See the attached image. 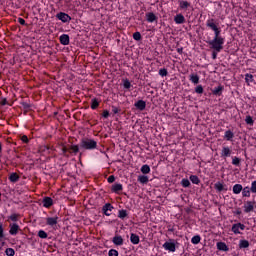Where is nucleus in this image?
<instances>
[{
	"mask_svg": "<svg viewBox=\"0 0 256 256\" xmlns=\"http://www.w3.org/2000/svg\"><path fill=\"white\" fill-rule=\"evenodd\" d=\"M206 27L214 32V38L206 41V43L210 45L211 49H214L217 53H221L223 51V45H225V38L221 36V28H219V25L216 24L213 18L206 21Z\"/></svg>",
	"mask_w": 256,
	"mask_h": 256,
	"instance_id": "obj_1",
	"label": "nucleus"
},
{
	"mask_svg": "<svg viewBox=\"0 0 256 256\" xmlns=\"http://www.w3.org/2000/svg\"><path fill=\"white\" fill-rule=\"evenodd\" d=\"M79 147L86 151H93V149H97V141L91 138H82Z\"/></svg>",
	"mask_w": 256,
	"mask_h": 256,
	"instance_id": "obj_2",
	"label": "nucleus"
},
{
	"mask_svg": "<svg viewBox=\"0 0 256 256\" xmlns=\"http://www.w3.org/2000/svg\"><path fill=\"white\" fill-rule=\"evenodd\" d=\"M231 231L233 232L234 235H241V231H245V224H242V223L233 224Z\"/></svg>",
	"mask_w": 256,
	"mask_h": 256,
	"instance_id": "obj_3",
	"label": "nucleus"
},
{
	"mask_svg": "<svg viewBox=\"0 0 256 256\" xmlns=\"http://www.w3.org/2000/svg\"><path fill=\"white\" fill-rule=\"evenodd\" d=\"M56 17L59 19V21H62V23H69V21H71V16L65 12H59L56 14Z\"/></svg>",
	"mask_w": 256,
	"mask_h": 256,
	"instance_id": "obj_4",
	"label": "nucleus"
},
{
	"mask_svg": "<svg viewBox=\"0 0 256 256\" xmlns=\"http://www.w3.org/2000/svg\"><path fill=\"white\" fill-rule=\"evenodd\" d=\"M255 209V201H247L244 204V213H251Z\"/></svg>",
	"mask_w": 256,
	"mask_h": 256,
	"instance_id": "obj_5",
	"label": "nucleus"
},
{
	"mask_svg": "<svg viewBox=\"0 0 256 256\" xmlns=\"http://www.w3.org/2000/svg\"><path fill=\"white\" fill-rule=\"evenodd\" d=\"M163 248L165 251H170L171 253H175V251H177V247L175 246L174 242H165L163 244Z\"/></svg>",
	"mask_w": 256,
	"mask_h": 256,
	"instance_id": "obj_6",
	"label": "nucleus"
},
{
	"mask_svg": "<svg viewBox=\"0 0 256 256\" xmlns=\"http://www.w3.org/2000/svg\"><path fill=\"white\" fill-rule=\"evenodd\" d=\"M59 223V218L57 216L46 218V225L49 227H55Z\"/></svg>",
	"mask_w": 256,
	"mask_h": 256,
	"instance_id": "obj_7",
	"label": "nucleus"
},
{
	"mask_svg": "<svg viewBox=\"0 0 256 256\" xmlns=\"http://www.w3.org/2000/svg\"><path fill=\"white\" fill-rule=\"evenodd\" d=\"M114 207L113 205H111V203H106L103 207H102V212L104 213V215H106V217L111 216V213H109V211H113Z\"/></svg>",
	"mask_w": 256,
	"mask_h": 256,
	"instance_id": "obj_8",
	"label": "nucleus"
},
{
	"mask_svg": "<svg viewBox=\"0 0 256 256\" xmlns=\"http://www.w3.org/2000/svg\"><path fill=\"white\" fill-rule=\"evenodd\" d=\"M134 107H136V109H138L139 111H145V108L147 107V102H145L144 100H138L137 102H135Z\"/></svg>",
	"mask_w": 256,
	"mask_h": 256,
	"instance_id": "obj_9",
	"label": "nucleus"
},
{
	"mask_svg": "<svg viewBox=\"0 0 256 256\" xmlns=\"http://www.w3.org/2000/svg\"><path fill=\"white\" fill-rule=\"evenodd\" d=\"M9 227H10L9 233L11 235H17V233H19L20 231L19 224L17 223H12L9 225Z\"/></svg>",
	"mask_w": 256,
	"mask_h": 256,
	"instance_id": "obj_10",
	"label": "nucleus"
},
{
	"mask_svg": "<svg viewBox=\"0 0 256 256\" xmlns=\"http://www.w3.org/2000/svg\"><path fill=\"white\" fill-rule=\"evenodd\" d=\"M112 243L118 247H121V245L124 243L123 237L121 235H115L112 239Z\"/></svg>",
	"mask_w": 256,
	"mask_h": 256,
	"instance_id": "obj_11",
	"label": "nucleus"
},
{
	"mask_svg": "<svg viewBox=\"0 0 256 256\" xmlns=\"http://www.w3.org/2000/svg\"><path fill=\"white\" fill-rule=\"evenodd\" d=\"M43 207L46 209H49V207H52L53 205V198L51 197H44L42 200Z\"/></svg>",
	"mask_w": 256,
	"mask_h": 256,
	"instance_id": "obj_12",
	"label": "nucleus"
},
{
	"mask_svg": "<svg viewBox=\"0 0 256 256\" xmlns=\"http://www.w3.org/2000/svg\"><path fill=\"white\" fill-rule=\"evenodd\" d=\"M146 21L148 23H155L157 21V16L153 12L146 13Z\"/></svg>",
	"mask_w": 256,
	"mask_h": 256,
	"instance_id": "obj_13",
	"label": "nucleus"
},
{
	"mask_svg": "<svg viewBox=\"0 0 256 256\" xmlns=\"http://www.w3.org/2000/svg\"><path fill=\"white\" fill-rule=\"evenodd\" d=\"M214 189H216L218 191V193L227 191V187L223 184V182H216L214 184Z\"/></svg>",
	"mask_w": 256,
	"mask_h": 256,
	"instance_id": "obj_14",
	"label": "nucleus"
},
{
	"mask_svg": "<svg viewBox=\"0 0 256 256\" xmlns=\"http://www.w3.org/2000/svg\"><path fill=\"white\" fill-rule=\"evenodd\" d=\"M174 22L176 25H183V23H185V16H183V14H177L174 17Z\"/></svg>",
	"mask_w": 256,
	"mask_h": 256,
	"instance_id": "obj_15",
	"label": "nucleus"
},
{
	"mask_svg": "<svg viewBox=\"0 0 256 256\" xmlns=\"http://www.w3.org/2000/svg\"><path fill=\"white\" fill-rule=\"evenodd\" d=\"M59 41H60L61 45H69L70 38H69V36L67 34H62L59 37Z\"/></svg>",
	"mask_w": 256,
	"mask_h": 256,
	"instance_id": "obj_16",
	"label": "nucleus"
},
{
	"mask_svg": "<svg viewBox=\"0 0 256 256\" xmlns=\"http://www.w3.org/2000/svg\"><path fill=\"white\" fill-rule=\"evenodd\" d=\"M111 191L112 193H116L117 195H119V192L123 191V184L116 183L112 185Z\"/></svg>",
	"mask_w": 256,
	"mask_h": 256,
	"instance_id": "obj_17",
	"label": "nucleus"
},
{
	"mask_svg": "<svg viewBox=\"0 0 256 256\" xmlns=\"http://www.w3.org/2000/svg\"><path fill=\"white\" fill-rule=\"evenodd\" d=\"M221 157H231V148L224 146L221 151Z\"/></svg>",
	"mask_w": 256,
	"mask_h": 256,
	"instance_id": "obj_18",
	"label": "nucleus"
},
{
	"mask_svg": "<svg viewBox=\"0 0 256 256\" xmlns=\"http://www.w3.org/2000/svg\"><path fill=\"white\" fill-rule=\"evenodd\" d=\"M68 153L70 155H77L79 153V145H69Z\"/></svg>",
	"mask_w": 256,
	"mask_h": 256,
	"instance_id": "obj_19",
	"label": "nucleus"
},
{
	"mask_svg": "<svg viewBox=\"0 0 256 256\" xmlns=\"http://www.w3.org/2000/svg\"><path fill=\"white\" fill-rule=\"evenodd\" d=\"M216 247L218 251H229V247L225 242H218Z\"/></svg>",
	"mask_w": 256,
	"mask_h": 256,
	"instance_id": "obj_20",
	"label": "nucleus"
},
{
	"mask_svg": "<svg viewBox=\"0 0 256 256\" xmlns=\"http://www.w3.org/2000/svg\"><path fill=\"white\" fill-rule=\"evenodd\" d=\"M130 241L133 245H139V242H140V238H139V235L135 234V233H132L130 235Z\"/></svg>",
	"mask_w": 256,
	"mask_h": 256,
	"instance_id": "obj_21",
	"label": "nucleus"
},
{
	"mask_svg": "<svg viewBox=\"0 0 256 256\" xmlns=\"http://www.w3.org/2000/svg\"><path fill=\"white\" fill-rule=\"evenodd\" d=\"M234 195H239L243 191V185L241 184H235L232 189Z\"/></svg>",
	"mask_w": 256,
	"mask_h": 256,
	"instance_id": "obj_22",
	"label": "nucleus"
},
{
	"mask_svg": "<svg viewBox=\"0 0 256 256\" xmlns=\"http://www.w3.org/2000/svg\"><path fill=\"white\" fill-rule=\"evenodd\" d=\"M128 216H129V214L127 213V210L121 209V210L118 211V218L119 219L124 220V219H127Z\"/></svg>",
	"mask_w": 256,
	"mask_h": 256,
	"instance_id": "obj_23",
	"label": "nucleus"
},
{
	"mask_svg": "<svg viewBox=\"0 0 256 256\" xmlns=\"http://www.w3.org/2000/svg\"><path fill=\"white\" fill-rule=\"evenodd\" d=\"M249 245L250 244H249L248 240L243 239V240L239 241L238 247H239V249H248Z\"/></svg>",
	"mask_w": 256,
	"mask_h": 256,
	"instance_id": "obj_24",
	"label": "nucleus"
},
{
	"mask_svg": "<svg viewBox=\"0 0 256 256\" xmlns=\"http://www.w3.org/2000/svg\"><path fill=\"white\" fill-rule=\"evenodd\" d=\"M213 95L221 96L223 93V86L219 85L212 90Z\"/></svg>",
	"mask_w": 256,
	"mask_h": 256,
	"instance_id": "obj_25",
	"label": "nucleus"
},
{
	"mask_svg": "<svg viewBox=\"0 0 256 256\" xmlns=\"http://www.w3.org/2000/svg\"><path fill=\"white\" fill-rule=\"evenodd\" d=\"M233 137H235V134L231 130H227L224 134V139H226V141H231Z\"/></svg>",
	"mask_w": 256,
	"mask_h": 256,
	"instance_id": "obj_26",
	"label": "nucleus"
},
{
	"mask_svg": "<svg viewBox=\"0 0 256 256\" xmlns=\"http://www.w3.org/2000/svg\"><path fill=\"white\" fill-rule=\"evenodd\" d=\"M139 183H142V185H147L149 183V177L145 175L138 176Z\"/></svg>",
	"mask_w": 256,
	"mask_h": 256,
	"instance_id": "obj_27",
	"label": "nucleus"
},
{
	"mask_svg": "<svg viewBox=\"0 0 256 256\" xmlns=\"http://www.w3.org/2000/svg\"><path fill=\"white\" fill-rule=\"evenodd\" d=\"M242 197H251V188L249 186L242 188Z\"/></svg>",
	"mask_w": 256,
	"mask_h": 256,
	"instance_id": "obj_28",
	"label": "nucleus"
},
{
	"mask_svg": "<svg viewBox=\"0 0 256 256\" xmlns=\"http://www.w3.org/2000/svg\"><path fill=\"white\" fill-rule=\"evenodd\" d=\"M141 173H143L144 175H147L149 173H151V167H149V165L144 164L141 169H140Z\"/></svg>",
	"mask_w": 256,
	"mask_h": 256,
	"instance_id": "obj_29",
	"label": "nucleus"
},
{
	"mask_svg": "<svg viewBox=\"0 0 256 256\" xmlns=\"http://www.w3.org/2000/svg\"><path fill=\"white\" fill-rule=\"evenodd\" d=\"M9 181H11V183H17V181H19V174L17 173L10 174Z\"/></svg>",
	"mask_w": 256,
	"mask_h": 256,
	"instance_id": "obj_30",
	"label": "nucleus"
},
{
	"mask_svg": "<svg viewBox=\"0 0 256 256\" xmlns=\"http://www.w3.org/2000/svg\"><path fill=\"white\" fill-rule=\"evenodd\" d=\"M190 181L194 185H199V183H201V180L199 179V176H197V175H191L190 176Z\"/></svg>",
	"mask_w": 256,
	"mask_h": 256,
	"instance_id": "obj_31",
	"label": "nucleus"
},
{
	"mask_svg": "<svg viewBox=\"0 0 256 256\" xmlns=\"http://www.w3.org/2000/svg\"><path fill=\"white\" fill-rule=\"evenodd\" d=\"M190 81H191V83H194V85H197L199 83V75L191 74Z\"/></svg>",
	"mask_w": 256,
	"mask_h": 256,
	"instance_id": "obj_32",
	"label": "nucleus"
},
{
	"mask_svg": "<svg viewBox=\"0 0 256 256\" xmlns=\"http://www.w3.org/2000/svg\"><path fill=\"white\" fill-rule=\"evenodd\" d=\"M180 9H188V7H191V3L187 1H180L179 2Z\"/></svg>",
	"mask_w": 256,
	"mask_h": 256,
	"instance_id": "obj_33",
	"label": "nucleus"
},
{
	"mask_svg": "<svg viewBox=\"0 0 256 256\" xmlns=\"http://www.w3.org/2000/svg\"><path fill=\"white\" fill-rule=\"evenodd\" d=\"M191 243H193V245H199V243H201V236L195 235L192 237Z\"/></svg>",
	"mask_w": 256,
	"mask_h": 256,
	"instance_id": "obj_34",
	"label": "nucleus"
},
{
	"mask_svg": "<svg viewBox=\"0 0 256 256\" xmlns=\"http://www.w3.org/2000/svg\"><path fill=\"white\" fill-rule=\"evenodd\" d=\"M99 107V100L97 98H93L91 100V109L95 110Z\"/></svg>",
	"mask_w": 256,
	"mask_h": 256,
	"instance_id": "obj_35",
	"label": "nucleus"
},
{
	"mask_svg": "<svg viewBox=\"0 0 256 256\" xmlns=\"http://www.w3.org/2000/svg\"><path fill=\"white\" fill-rule=\"evenodd\" d=\"M181 185H182V187H184V188L191 187V182L189 181V179L183 178V179L181 180Z\"/></svg>",
	"mask_w": 256,
	"mask_h": 256,
	"instance_id": "obj_36",
	"label": "nucleus"
},
{
	"mask_svg": "<svg viewBox=\"0 0 256 256\" xmlns=\"http://www.w3.org/2000/svg\"><path fill=\"white\" fill-rule=\"evenodd\" d=\"M245 81L246 83H253V81H255V78L252 74L247 73L245 74Z\"/></svg>",
	"mask_w": 256,
	"mask_h": 256,
	"instance_id": "obj_37",
	"label": "nucleus"
},
{
	"mask_svg": "<svg viewBox=\"0 0 256 256\" xmlns=\"http://www.w3.org/2000/svg\"><path fill=\"white\" fill-rule=\"evenodd\" d=\"M69 145L66 146V145H62V155L64 157H69Z\"/></svg>",
	"mask_w": 256,
	"mask_h": 256,
	"instance_id": "obj_38",
	"label": "nucleus"
},
{
	"mask_svg": "<svg viewBox=\"0 0 256 256\" xmlns=\"http://www.w3.org/2000/svg\"><path fill=\"white\" fill-rule=\"evenodd\" d=\"M232 165H235V167H239L241 165V159L237 156L232 158Z\"/></svg>",
	"mask_w": 256,
	"mask_h": 256,
	"instance_id": "obj_39",
	"label": "nucleus"
},
{
	"mask_svg": "<svg viewBox=\"0 0 256 256\" xmlns=\"http://www.w3.org/2000/svg\"><path fill=\"white\" fill-rule=\"evenodd\" d=\"M19 217H21V215L14 213L9 216V219L10 221H13L15 223L19 221Z\"/></svg>",
	"mask_w": 256,
	"mask_h": 256,
	"instance_id": "obj_40",
	"label": "nucleus"
},
{
	"mask_svg": "<svg viewBox=\"0 0 256 256\" xmlns=\"http://www.w3.org/2000/svg\"><path fill=\"white\" fill-rule=\"evenodd\" d=\"M158 73H159L160 77H167V75H169L167 68H161Z\"/></svg>",
	"mask_w": 256,
	"mask_h": 256,
	"instance_id": "obj_41",
	"label": "nucleus"
},
{
	"mask_svg": "<svg viewBox=\"0 0 256 256\" xmlns=\"http://www.w3.org/2000/svg\"><path fill=\"white\" fill-rule=\"evenodd\" d=\"M245 123H246L247 125L253 126V124L255 123V121H253V117H251L250 115H248V116H246V118H245Z\"/></svg>",
	"mask_w": 256,
	"mask_h": 256,
	"instance_id": "obj_42",
	"label": "nucleus"
},
{
	"mask_svg": "<svg viewBox=\"0 0 256 256\" xmlns=\"http://www.w3.org/2000/svg\"><path fill=\"white\" fill-rule=\"evenodd\" d=\"M38 237H40V239H47L48 234H47V232H45L44 230H40V231L38 232Z\"/></svg>",
	"mask_w": 256,
	"mask_h": 256,
	"instance_id": "obj_43",
	"label": "nucleus"
},
{
	"mask_svg": "<svg viewBox=\"0 0 256 256\" xmlns=\"http://www.w3.org/2000/svg\"><path fill=\"white\" fill-rule=\"evenodd\" d=\"M5 253H6L7 256H15V249H13V248H7V249L5 250Z\"/></svg>",
	"mask_w": 256,
	"mask_h": 256,
	"instance_id": "obj_44",
	"label": "nucleus"
},
{
	"mask_svg": "<svg viewBox=\"0 0 256 256\" xmlns=\"http://www.w3.org/2000/svg\"><path fill=\"white\" fill-rule=\"evenodd\" d=\"M195 93H198V95H203V86L202 85L196 86Z\"/></svg>",
	"mask_w": 256,
	"mask_h": 256,
	"instance_id": "obj_45",
	"label": "nucleus"
},
{
	"mask_svg": "<svg viewBox=\"0 0 256 256\" xmlns=\"http://www.w3.org/2000/svg\"><path fill=\"white\" fill-rule=\"evenodd\" d=\"M108 256H119V251L116 249H110L108 252Z\"/></svg>",
	"mask_w": 256,
	"mask_h": 256,
	"instance_id": "obj_46",
	"label": "nucleus"
},
{
	"mask_svg": "<svg viewBox=\"0 0 256 256\" xmlns=\"http://www.w3.org/2000/svg\"><path fill=\"white\" fill-rule=\"evenodd\" d=\"M134 41H141V32H135L133 34Z\"/></svg>",
	"mask_w": 256,
	"mask_h": 256,
	"instance_id": "obj_47",
	"label": "nucleus"
},
{
	"mask_svg": "<svg viewBox=\"0 0 256 256\" xmlns=\"http://www.w3.org/2000/svg\"><path fill=\"white\" fill-rule=\"evenodd\" d=\"M123 87L124 89H131V82L129 79L124 80Z\"/></svg>",
	"mask_w": 256,
	"mask_h": 256,
	"instance_id": "obj_48",
	"label": "nucleus"
},
{
	"mask_svg": "<svg viewBox=\"0 0 256 256\" xmlns=\"http://www.w3.org/2000/svg\"><path fill=\"white\" fill-rule=\"evenodd\" d=\"M120 109L117 106H112V112L114 113V115H117V113H120Z\"/></svg>",
	"mask_w": 256,
	"mask_h": 256,
	"instance_id": "obj_49",
	"label": "nucleus"
},
{
	"mask_svg": "<svg viewBox=\"0 0 256 256\" xmlns=\"http://www.w3.org/2000/svg\"><path fill=\"white\" fill-rule=\"evenodd\" d=\"M4 229H3V224L0 223V239H3V237H5V234L3 233Z\"/></svg>",
	"mask_w": 256,
	"mask_h": 256,
	"instance_id": "obj_50",
	"label": "nucleus"
},
{
	"mask_svg": "<svg viewBox=\"0 0 256 256\" xmlns=\"http://www.w3.org/2000/svg\"><path fill=\"white\" fill-rule=\"evenodd\" d=\"M21 141H22V143H29V138L27 137V135H23L21 137Z\"/></svg>",
	"mask_w": 256,
	"mask_h": 256,
	"instance_id": "obj_51",
	"label": "nucleus"
},
{
	"mask_svg": "<svg viewBox=\"0 0 256 256\" xmlns=\"http://www.w3.org/2000/svg\"><path fill=\"white\" fill-rule=\"evenodd\" d=\"M108 183H115V176L111 175L107 179Z\"/></svg>",
	"mask_w": 256,
	"mask_h": 256,
	"instance_id": "obj_52",
	"label": "nucleus"
},
{
	"mask_svg": "<svg viewBox=\"0 0 256 256\" xmlns=\"http://www.w3.org/2000/svg\"><path fill=\"white\" fill-rule=\"evenodd\" d=\"M102 116L104 117V119H107L109 117L108 110H104L103 113H102Z\"/></svg>",
	"mask_w": 256,
	"mask_h": 256,
	"instance_id": "obj_53",
	"label": "nucleus"
},
{
	"mask_svg": "<svg viewBox=\"0 0 256 256\" xmlns=\"http://www.w3.org/2000/svg\"><path fill=\"white\" fill-rule=\"evenodd\" d=\"M18 23H20V25H27L23 18H18Z\"/></svg>",
	"mask_w": 256,
	"mask_h": 256,
	"instance_id": "obj_54",
	"label": "nucleus"
},
{
	"mask_svg": "<svg viewBox=\"0 0 256 256\" xmlns=\"http://www.w3.org/2000/svg\"><path fill=\"white\" fill-rule=\"evenodd\" d=\"M22 107L24 108V109H29V107H31L27 102H23L22 103Z\"/></svg>",
	"mask_w": 256,
	"mask_h": 256,
	"instance_id": "obj_55",
	"label": "nucleus"
},
{
	"mask_svg": "<svg viewBox=\"0 0 256 256\" xmlns=\"http://www.w3.org/2000/svg\"><path fill=\"white\" fill-rule=\"evenodd\" d=\"M219 52H217L216 50H214L213 52H212V59H217V54H218Z\"/></svg>",
	"mask_w": 256,
	"mask_h": 256,
	"instance_id": "obj_56",
	"label": "nucleus"
},
{
	"mask_svg": "<svg viewBox=\"0 0 256 256\" xmlns=\"http://www.w3.org/2000/svg\"><path fill=\"white\" fill-rule=\"evenodd\" d=\"M177 53H179V55H183V47L177 48Z\"/></svg>",
	"mask_w": 256,
	"mask_h": 256,
	"instance_id": "obj_57",
	"label": "nucleus"
},
{
	"mask_svg": "<svg viewBox=\"0 0 256 256\" xmlns=\"http://www.w3.org/2000/svg\"><path fill=\"white\" fill-rule=\"evenodd\" d=\"M1 105H7V98H4V99L1 101Z\"/></svg>",
	"mask_w": 256,
	"mask_h": 256,
	"instance_id": "obj_58",
	"label": "nucleus"
},
{
	"mask_svg": "<svg viewBox=\"0 0 256 256\" xmlns=\"http://www.w3.org/2000/svg\"><path fill=\"white\" fill-rule=\"evenodd\" d=\"M236 215H241V211L240 210L236 211Z\"/></svg>",
	"mask_w": 256,
	"mask_h": 256,
	"instance_id": "obj_59",
	"label": "nucleus"
},
{
	"mask_svg": "<svg viewBox=\"0 0 256 256\" xmlns=\"http://www.w3.org/2000/svg\"><path fill=\"white\" fill-rule=\"evenodd\" d=\"M3 151V147L1 146V143H0V153Z\"/></svg>",
	"mask_w": 256,
	"mask_h": 256,
	"instance_id": "obj_60",
	"label": "nucleus"
},
{
	"mask_svg": "<svg viewBox=\"0 0 256 256\" xmlns=\"http://www.w3.org/2000/svg\"><path fill=\"white\" fill-rule=\"evenodd\" d=\"M83 155V153H80V157Z\"/></svg>",
	"mask_w": 256,
	"mask_h": 256,
	"instance_id": "obj_61",
	"label": "nucleus"
}]
</instances>
